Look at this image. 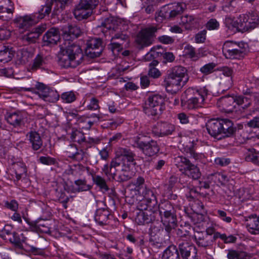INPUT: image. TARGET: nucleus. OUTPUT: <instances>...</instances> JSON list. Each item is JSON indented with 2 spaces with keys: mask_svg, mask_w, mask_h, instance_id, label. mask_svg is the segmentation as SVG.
Masks as SVG:
<instances>
[{
  "mask_svg": "<svg viewBox=\"0 0 259 259\" xmlns=\"http://www.w3.org/2000/svg\"><path fill=\"white\" fill-rule=\"evenodd\" d=\"M97 28L105 35L108 32L112 36L111 42L108 45V49L113 54H118L123 49V42L128 40V36L122 33L118 32V25L116 21L112 17L106 18L102 20Z\"/></svg>",
  "mask_w": 259,
  "mask_h": 259,
  "instance_id": "obj_1",
  "label": "nucleus"
},
{
  "mask_svg": "<svg viewBox=\"0 0 259 259\" xmlns=\"http://www.w3.org/2000/svg\"><path fill=\"white\" fill-rule=\"evenodd\" d=\"M60 51L58 54L59 65L65 68H75L82 61L83 54L79 46L72 41H68L60 46Z\"/></svg>",
  "mask_w": 259,
  "mask_h": 259,
  "instance_id": "obj_2",
  "label": "nucleus"
},
{
  "mask_svg": "<svg viewBox=\"0 0 259 259\" xmlns=\"http://www.w3.org/2000/svg\"><path fill=\"white\" fill-rule=\"evenodd\" d=\"M205 126L209 135L218 140L232 137L236 131L234 123L228 119H210Z\"/></svg>",
  "mask_w": 259,
  "mask_h": 259,
  "instance_id": "obj_3",
  "label": "nucleus"
},
{
  "mask_svg": "<svg viewBox=\"0 0 259 259\" xmlns=\"http://www.w3.org/2000/svg\"><path fill=\"white\" fill-rule=\"evenodd\" d=\"M186 69L181 66L173 67L164 80L166 91L171 94H176L188 80Z\"/></svg>",
  "mask_w": 259,
  "mask_h": 259,
  "instance_id": "obj_4",
  "label": "nucleus"
},
{
  "mask_svg": "<svg viewBox=\"0 0 259 259\" xmlns=\"http://www.w3.org/2000/svg\"><path fill=\"white\" fill-rule=\"evenodd\" d=\"M116 156L110 164V171L114 175L117 171V166L123 167L125 169L134 167L136 164V154L130 148L119 147L116 151Z\"/></svg>",
  "mask_w": 259,
  "mask_h": 259,
  "instance_id": "obj_5",
  "label": "nucleus"
},
{
  "mask_svg": "<svg viewBox=\"0 0 259 259\" xmlns=\"http://www.w3.org/2000/svg\"><path fill=\"white\" fill-rule=\"evenodd\" d=\"M207 92L205 88L200 90L187 89L181 96L182 106L188 109L202 107L205 103V98L207 95Z\"/></svg>",
  "mask_w": 259,
  "mask_h": 259,
  "instance_id": "obj_6",
  "label": "nucleus"
},
{
  "mask_svg": "<svg viewBox=\"0 0 259 259\" xmlns=\"http://www.w3.org/2000/svg\"><path fill=\"white\" fill-rule=\"evenodd\" d=\"M158 211L161 222L166 229H175L177 226V218L176 210L172 204L168 201H164L159 203Z\"/></svg>",
  "mask_w": 259,
  "mask_h": 259,
  "instance_id": "obj_7",
  "label": "nucleus"
},
{
  "mask_svg": "<svg viewBox=\"0 0 259 259\" xmlns=\"http://www.w3.org/2000/svg\"><path fill=\"white\" fill-rule=\"evenodd\" d=\"M183 11L182 4L174 3L166 4L161 7L160 10L156 13L155 19L161 22L164 19H171L181 14Z\"/></svg>",
  "mask_w": 259,
  "mask_h": 259,
  "instance_id": "obj_8",
  "label": "nucleus"
},
{
  "mask_svg": "<svg viewBox=\"0 0 259 259\" xmlns=\"http://www.w3.org/2000/svg\"><path fill=\"white\" fill-rule=\"evenodd\" d=\"M164 98L159 95H153L149 97L148 101L143 107V110L148 116H157L163 110Z\"/></svg>",
  "mask_w": 259,
  "mask_h": 259,
  "instance_id": "obj_9",
  "label": "nucleus"
},
{
  "mask_svg": "<svg viewBox=\"0 0 259 259\" xmlns=\"http://www.w3.org/2000/svg\"><path fill=\"white\" fill-rule=\"evenodd\" d=\"M240 32H244L252 30L259 26V16L256 13L249 12L246 14L240 15Z\"/></svg>",
  "mask_w": 259,
  "mask_h": 259,
  "instance_id": "obj_10",
  "label": "nucleus"
},
{
  "mask_svg": "<svg viewBox=\"0 0 259 259\" xmlns=\"http://www.w3.org/2000/svg\"><path fill=\"white\" fill-rule=\"evenodd\" d=\"M135 144L136 146L148 157L153 156L159 151L157 142L152 140L148 142H144L139 137H136L135 139Z\"/></svg>",
  "mask_w": 259,
  "mask_h": 259,
  "instance_id": "obj_11",
  "label": "nucleus"
},
{
  "mask_svg": "<svg viewBox=\"0 0 259 259\" xmlns=\"http://www.w3.org/2000/svg\"><path fill=\"white\" fill-rule=\"evenodd\" d=\"M164 227V229L160 226H156L155 225H153L151 227L150 233L151 241L162 244L169 240L170 237L169 235L174 229H170L169 231H167L166 229V227Z\"/></svg>",
  "mask_w": 259,
  "mask_h": 259,
  "instance_id": "obj_12",
  "label": "nucleus"
},
{
  "mask_svg": "<svg viewBox=\"0 0 259 259\" xmlns=\"http://www.w3.org/2000/svg\"><path fill=\"white\" fill-rule=\"evenodd\" d=\"M104 50L103 42L100 38H92L87 42L85 53L91 58L100 57Z\"/></svg>",
  "mask_w": 259,
  "mask_h": 259,
  "instance_id": "obj_13",
  "label": "nucleus"
},
{
  "mask_svg": "<svg viewBox=\"0 0 259 259\" xmlns=\"http://www.w3.org/2000/svg\"><path fill=\"white\" fill-rule=\"evenodd\" d=\"M178 247L183 259H198L196 248L192 243L181 240L179 241Z\"/></svg>",
  "mask_w": 259,
  "mask_h": 259,
  "instance_id": "obj_14",
  "label": "nucleus"
},
{
  "mask_svg": "<svg viewBox=\"0 0 259 259\" xmlns=\"http://www.w3.org/2000/svg\"><path fill=\"white\" fill-rule=\"evenodd\" d=\"M157 28L152 27L142 30L137 35L136 41L142 47H147L152 43L153 36Z\"/></svg>",
  "mask_w": 259,
  "mask_h": 259,
  "instance_id": "obj_15",
  "label": "nucleus"
},
{
  "mask_svg": "<svg viewBox=\"0 0 259 259\" xmlns=\"http://www.w3.org/2000/svg\"><path fill=\"white\" fill-rule=\"evenodd\" d=\"M175 125L167 122H158L152 128L153 133L158 137L171 135L175 131Z\"/></svg>",
  "mask_w": 259,
  "mask_h": 259,
  "instance_id": "obj_16",
  "label": "nucleus"
},
{
  "mask_svg": "<svg viewBox=\"0 0 259 259\" xmlns=\"http://www.w3.org/2000/svg\"><path fill=\"white\" fill-rule=\"evenodd\" d=\"M37 22L36 15L33 14L20 16L14 20V22L16 24L17 27L19 29L24 30L34 25Z\"/></svg>",
  "mask_w": 259,
  "mask_h": 259,
  "instance_id": "obj_17",
  "label": "nucleus"
},
{
  "mask_svg": "<svg viewBox=\"0 0 259 259\" xmlns=\"http://www.w3.org/2000/svg\"><path fill=\"white\" fill-rule=\"evenodd\" d=\"M216 236L217 232L213 236H210L204 232H197L195 234L194 238L196 243L199 247L206 248L212 245L213 242L217 239Z\"/></svg>",
  "mask_w": 259,
  "mask_h": 259,
  "instance_id": "obj_18",
  "label": "nucleus"
},
{
  "mask_svg": "<svg viewBox=\"0 0 259 259\" xmlns=\"http://www.w3.org/2000/svg\"><path fill=\"white\" fill-rule=\"evenodd\" d=\"M63 36L65 40V42L68 45V41H71V39L76 38L78 37L82 33L80 28L75 24H68L62 29Z\"/></svg>",
  "mask_w": 259,
  "mask_h": 259,
  "instance_id": "obj_19",
  "label": "nucleus"
},
{
  "mask_svg": "<svg viewBox=\"0 0 259 259\" xmlns=\"http://www.w3.org/2000/svg\"><path fill=\"white\" fill-rule=\"evenodd\" d=\"M46 29V24L38 25L32 28L30 32L25 34L23 37V39L29 44L35 43Z\"/></svg>",
  "mask_w": 259,
  "mask_h": 259,
  "instance_id": "obj_20",
  "label": "nucleus"
},
{
  "mask_svg": "<svg viewBox=\"0 0 259 259\" xmlns=\"http://www.w3.org/2000/svg\"><path fill=\"white\" fill-rule=\"evenodd\" d=\"M60 39L59 29L53 27L49 29L44 34L42 41L44 45L51 46L57 44Z\"/></svg>",
  "mask_w": 259,
  "mask_h": 259,
  "instance_id": "obj_21",
  "label": "nucleus"
},
{
  "mask_svg": "<svg viewBox=\"0 0 259 259\" xmlns=\"http://www.w3.org/2000/svg\"><path fill=\"white\" fill-rule=\"evenodd\" d=\"M180 149L183 152H185L190 157L195 159L198 158V155L195 152L194 149V143L190 139H186L181 141L179 146Z\"/></svg>",
  "mask_w": 259,
  "mask_h": 259,
  "instance_id": "obj_22",
  "label": "nucleus"
},
{
  "mask_svg": "<svg viewBox=\"0 0 259 259\" xmlns=\"http://www.w3.org/2000/svg\"><path fill=\"white\" fill-rule=\"evenodd\" d=\"M219 106L222 107V110L226 113L233 112L236 108V103L234 96H225L220 98Z\"/></svg>",
  "mask_w": 259,
  "mask_h": 259,
  "instance_id": "obj_23",
  "label": "nucleus"
},
{
  "mask_svg": "<svg viewBox=\"0 0 259 259\" xmlns=\"http://www.w3.org/2000/svg\"><path fill=\"white\" fill-rule=\"evenodd\" d=\"M155 219L154 212L152 211H139L135 218L136 222L139 225L149 224Z\"/></svg>",
  "mask_w": 259,
  "mask_h": 259,
  "instance_id": "obj_24",
  "label": "nucleus"
},
{
  "mask_svg": "<svg viewBox=\"0 0 259 259\" xmlns=\"http://www.w3.org/2000/svg\"><path fill=\"white\" fill-rule=\"evenodd\" d=\"M92 10L79 3L74 10L73 14L75 18L80 21L90 17L92 14Z\"/></svg>",
  "mask_w": 259,
  "mask_h": 259,
  "instance_id": "obj_25",
  "label": "nucleus"
},
{
  "mask_svg": "<svg viewBox=\"0 0 259 259\" xmlns=\"http://www.w3.org/2000/svg\"><path fill=\"white\" fill-rule=\"evenodd\" d=\"M26 137L31 144V148L33 150L37 151L41 148L43 142L37 132L31 131L27 134Z\"/></svg>",
  "mask_w": 259,
  "mask_h": 259,
  "instance_id": "obj_26",
  "label": "nucleus"
},
{
  "mask_svg": "<svg viewBox=\"0 0 259 259\" xmlns=\"http://www.w3.org/2000/svg\"><path fill=\"white\" fill-rule=\"evenodd\" d=\"M223 77H221L222 85L225 86L226 88L230 89L233 84V70L228 67H223L222 69Z\"/></svg>",
  "mask_w": 259,
  "mask_h": 259,
  "instance_id": "obj_27",
  "label": "nucleus"
},
{
  "mask_svg": "<svg viewBox=\"0 0 259 259\" xmlns=\"http://www.w3.org/2000/svg\"><path fill=\"white\" fill-rule=\"evenodd\" d=\"M23 90L24 91H30L33 93L38 95L40 98L43 99L45 96L47 95L48 93L50 91L51 88L46 84L37 82L35 84V88H23Z\"/></svg>",
  "mask_w": 259,
  "mask_h": 259,
  "instance_id": "obj_28",
  "label": "nucleus"
},
{
  "mask_svg": "<svg viewBox=\"0 0 259 259\" xmlns=\"http://www.w3.org/2000/svg\"><path fill=\"white\" fill-rule=\"evenodd\" d=\"M133 167H129V169H125L123 167L117 166V170L120 169L121 173L117 175L115 171L114 175L110 171V175L112 176V178L117 182H125L130 180L132 178L131 170Z\"/></svg>",
  "mask_w": 259,
  "mask_h": 259,
  "instance_id": "obj_29",
  "label": "nucleus"
},
{
  "mask_svg": "<svg viewBox=\"0 0 259 259\" xmlns=\"http://www.w3.org/2000/svg\"><path fill=\"white\" fill-rule=\"evenodd\" d=\"M110 215V212L107 209L99 208L96 211L95 220L100 225H106L108 223Z\"/></svg>",
  "mask_w": 259,
  "mask_h": 259,
  "instance_id": "obj_30",
  "label": "nucleus"
},
{
  "mask_svg": "<svg viewBox=\"0 0 259 259\" xmlns=\"http://www.w3.org/2000/svg\"><path fill=\"white\" fill-rule=\"evenodd\" d=\"M246 225L251 234H259V217H257L256 215L249 217L246 220Z\"/></svg>",
  "mask_w": 259,
  "mask_h": 259,
  "instance_id": "obj_31",
  "label": "nucleus"
},
{
  "mask_svg": "<svg viewBox=\"0 0 259 259\" xmlns=\"http://www.w3.org/2000/svg\"><path fill=\"white\" fill-rule=\"evenodd\" d=\"M227 257L228 259H250L251 256L245 251L230 249L227 250Z\"/></svg>",
  "mask_w": 259,
  "mask_h": 259,
  "instance_id": "obj_32",
  "label": "nucleus"
},
{
  "mask_svg": "<svg viewBox=\"0 0 259 259\" xmlns=\"http://www.w3.org/2000/svg\"><path fill=\"white\" fill-rule=\"evenodd\" d=\"M162 259H181L178 249L176 246H169L163 251Z\"/></svg>",
  "mask_w": 259,
  "mask_h": 259,
  "instance_id": "obj_33",
  "label": "nucleus"
},
{
  "mask_svg": "<svg viewBox=\"0 0 259 259\" xmlns=\"http://www.w3.org/2000/svg\"><path fill=\"white\" fill-rule=\"evenodd\" d=\"M243 44H239L238 48H231L226 51L225 54L226 58L229 59L238 58L242 57L244 52V50L241 46H243Z\"/></svg>",
  "mask_w": 259,
  "mask_h": 259,
  "instance_id": "obj_34",
  "label": "nucleus"
},
{
  "mask_svg": "<svg viewBox=\"0 0 259 259\" xmlns=\"http://www.w3.org/2000/svg\"><path fill=\"white\" fill-rule=\"evenodd\" d=\"M7 121L14 126H20L23 124V117L22 114L14 112L10 114L7 118Z\"/></svg>",
  "mask_w": 259,
  "mask_h": 259,
  "instance_id": "obj_35",
  "label": "nucleus"
},
{
  "mask_svg": "<svg viewBox=\"0 0 259 259\" xmlns=\"http://www.w3.org/2000/svg\"><path fill=\"white\" fill-rule=\"evenodd\" d=\"M245 159L246 161L259 166V151L255 149H249L245 153Z\"/></svg>",
  "mask_w": 259,
  "mask_h": 259,
  "instance_id": "obj_36",
  "label": "nucleus"
},
{
  "mask_svg": "<svg viewBox=\"0 0 259 259\" xmlns=\"http://www.w3.org/2000/svg\"><path fill=\"white\" fill-rule=\"evenodd\" d=\"M175 161L177 167L179 168V170L182 172L183 171H185L186 169L188 168L192 164L188 158L183 156H179L176 157L175 158Z\"/></svg>",
  "mask_w": 259,
  "mask_h": 259,
  "instance_id": "obj_37",
  "label": "nucleus"
},
{
  "mask_svg": "<svg viewBox=\"0 0 259 259\" xmlns=\"http://www.w3.org/2000/svg\"><path fill=\"white\" fill-rule=\"evenodd\" d=\"M183 174L195 180L199 179L201 175L199 168L193 163Z\"/></svg>",
  "mask_w": 259,
  "mask_h": 259,
  "instance_id": "obj_38",
  "label": "nucleus"
},
{
  "mask_svg": "<svg viewBox=\"0 0 259 259\" xmlns=\"http://www.w3.org/2000/svg\"><path fill=\"white\" fill-rule=\"evenodd\" d=\"M13 169L16 175L17 181H19L21 178L26 176V167L24 163L22 162H16L14 163Z\"/></svg>",
  "mask_w": 259,
  "mask_h": 259,
  "instance_id": "obj_39",
  "label": "nucleus"
},
{
  "mask_svg": "<svg viewBox=\"0 0 259 259\" xmlns=\"http://www.w3.org/2000/svg\"><path fill=\"white\" fill-rule=\"evenodd\" d=\"M14 57V52L12 48L4 46L3 49L0 50V62L7 63L11 61Z\"/></svg>",
  "mask_w": 259,
  "mask_h": 259,
  "instance_id": "obj_40",
  "label": "nucleus"
},
{
  "mask_svg": "<svg viewBox=\"0 0 259 259\" xmlns=\"http://www.w3.org/2000/svg\"><path fill=\"white\" fill-rule=\"evenodd\" d=\"M68 157L77 160H82L83 157V152L82 150L78 151L76 146L74 144H70L69 146Z\"/></svg>",
  "mask_w": 259,
  "mask_h": 259,
  "instance_id": "obj_41",
  "label": "nucleus"
},
{
  "mask_svg": "<svg viewBox=\"0 0 259 259\" xmlns=\"http://www.w3.org/2000/svg\"><path fill=\"white\" fill-rule=\"evenodd\" d=\"M46 57L42 54H37L33 61L31 69L32 70H36L44 67V66L46 63Z\"/></svg>",
  "mask_w": 259,
  "mask_h": 259,
  "instance_id": "obj_42",
  "label": "nucleus"
},
{
  "mask_svg": "<svg viewBox=\"0 0 259 259\" xmlns=\"http://www.w3.org/2000/svg\"><path fill=\"white\" fill-rule=\"evenodd\" d=\"M94 183L100 188V190L103 192H107L109 190L106 180L101 176L95 175L93 177Z\"/></svg>",
  "mask_w": 259,
  "mask_h": 259,
  "instance_id": "obj_43",
  "label": "nucleus"
},
{
  "mask_svg": "<svg viewBox=\"0 0 259 259\" xmlns=\"http://www.w3.org/2000/svg\"><path fill=\"white\" fill-rule=\"evenodd\" d=\"M12 235V237L9 239L10 242L15 246L19 248H21L22 246V242H25L26 240V238L24 236L23 234H21L22 238H20L19 234L16 232H13Z\"/></svg>",
  "mask_w": 259,
  "mask_h": 259,
  "instance_id": "obj_44",
  "label": "nucleus"
},
{
  "mask_svg": "<svg viewBox=\"0 0 259 259\" xmlns=\"http://www.w3.org/2000/svg\"><path fill=\"white\" fill-rule=\"evenodd\" d=\"M192 229V227L189 224L185 223L184 225H181L177 230V234L181 237H186L189 235Z\"/></svg>",
  "mask_w": 259,
  "mask_h": 259,
  "instance_id": "obj_45",
  "label": "nucleus"
},
{
  "mask_svg": "<svg viewBox=\"0 0 259 259\" xmlns=\"http://www.w3.org/2000/svg\"><path fill=\"white\" fill-rule=\"evenodd\" d=\"M238 20L235 21L234 19L230 17H226L224 23L226 26L229 29L236 28L238 31H240L239 26L240 25V16L238 18Z\"/></svg>",
  "mask_w": 259,
  "mask_h": 259,
  "instance_id": "obj_46",
  "label": "nucleus"
},
{
  "mask_svg": "<svg viewBox=\"0 0 259 259\" xmlns=\"http://www.w3.org/2000/svg\"><path fill=\"white\" fill-rule=\"evenodd\" d=\"M52 6L50 4H47L43 6L42 8L38 11L36 15V19L38 21L39 19H43L45 16H48L51 13Z\"/></svg>",
  "mask_w": 259,
  "mask_h": 259,
  "instance_id": "obj_47",
  "label": "nucleus"
},
{
  "mask_svg": "<svg viewBox=\"0 0 259 259\" xmlns=\"http://www.w3.org/2000/svg\"><path fill=\"white\" fill-rule=\"evenodd\" d=\"M184 53L185 56H187L193 60H197L198 59V56L196 54L195 48L190 45H187L185 46Z\"/></svg>",
  "mask_w": 259,
  "mask_h": 259,
  "instance_id": "obj_48",
  "label": "nucleus"
},
{
  "mask_svg": "<svg viewBox=\"0 0 259 259\" xmlns=\"http://www.w3.org/2000/svg\"><path fill=\"white\" fill-rule=\"evenodd\" d=\"M74 184L77 186V188L75 189V192H77L88 191L91 188L90 185L87 184V181L85 179L75 180Z\"/></svg>",
  "mask_w": 259,
  "mask_h": 259,
  "instance_id": "obj_49",
  "label": "nucleus"
},
{
  "mask_svg": "<svg viewBox=\"0 0 259 259\" xmlns=\"http://www.w3.org/2000/svg\"><path fill=\"white\" fill-rule=\"evenodd\" d=\"M59 98L60 95L58 93L56 90L51 89L47 95L45 96L43 100L46 102L55 103L59 99Z\"/></svg>",
  "mask_w": 259,
  "mask_h": 259,
  "instance_id": "obj_50",
  "label": "nucleus"
},
{
  "mask_svg": "<svg viewBox=\"0 0 259 259\" xmlns=\"http://www.w3.org/2000/svg\"><path fill=\"white\" fill-rule=\"evenodd\" d=\"M72 2V0H51V4L55 5L56 8L57 10H63L66 6L70 5Z\"/></svg>",
  "mask_w": 259,
  "mask_h": 259,
  "instance_id": "obj_51",
  "label": "nucleus"
},
{
  "mask_svg": "<svg viewBox=\"0 0 259 259\" xmlns=\"http://www.w3.org/2000/svg\"><path fill=\"white\" fill-rule=\"evenodd\" d=\"M88 170V167H84L82 165H74L73 167H71L68 170V174L69 175L78 177L81 175V171H84Z\"/></svg>",
  "mask_w": 259,
  "mask_h": 259,
  "instance_id": "obj_52",
  "label": "nucleus"
},
{
  "mask_svg": "<svg viewBox=\"0 0 259 259\" xmlns=\"http://www.w3.org/2000/svg\"><path fill=\"white\" fill-rule=\"evenodd\" d=\"M151 202L152 201L143 199L138 203L137 208L139 211H152Z\"/></svg>",
  "mask_w": 259,
  "mask_h": 259,
  "instance_id": "obj_53",
  "label": "nucleus"
},
{
  "mask_svg": "<svg viewBox=\"0 0 259 259\" xmlns=\"http://www.w3.org/2000/svg\"><path fill=\"white\" fill-rule=\"evenodd\" d=\"M57 196L60 202L63 204V206L65 208L67 207L66 203L70 201V200H73V197L70 196V197L66 196L65 192L62 190L58 191L56 190Z\"/></svg>",
  "mask_w": 259,
  "mask_h": 259,
  "instance_id": "obj_54",
  "label": "nucleus"
},
{
  "mask_svg": "<svg viewBox=\"0 0 259 259\" xmlns=\"http://www.w3.org/2000/svg\"><path fill=\"white\" fill-rule=\"evenodd\" d=\"M138 194L142 195L144 197V199H146L150 201L155 200L156 197L154 195L153 191L147 188L146 187H145V188L141 190V192H139Z\"/></svg>",
  "mask_w": 259,
  "mask_h": 259,
  "instance_id": "obj_55",
  "label": "nucleus"
},
{
  "mask_svg": "<svg viewBox=\"0 0 259 259\" xmlns=\"http://www.w3.org/2000/svg\"><path fill=\"white\" fill-rule=\"evenodd\" d=\"M164 187V196L170 200H176L178 196L173 193L172 189L174 187L167 184L165 185Z\"/></svg>",
  "mask_w": 259,
  "mask_h": 259,
  "instance_id": "obj_56",
  "label": "nucleus"
},
{
  "mask_svg": "<svg viewBox=\"0 0 259 259\" xmlns=\"http://www.w3.org/2000/svg\"><path fill=\"white\" fill-rule=\"evenodd\" d=\"M216 237L217 239L221 238L225 243H234L237 240V238L232 235L227 236L225 234H221L218 232H217Z\"/></svg>",
  "mask_w": 259,
  "mask_h": 259,
  "instance_id": "obj_57",
  "label": "nucleus"
},
{
  "mask_svg": "<svg viewBox=\"0 0 259 259\" xmlns=\"http://www.w3.org/2000/svg\"><path fill=\"white\" fill-rule=\"evenodd\" d=\"M61 98L63 102L67 103H72L76 100L75 95L73 92L63 93L61 96Z\"/></svg>",
  "mask_w": 259,
  "mask_h": 259,
  "instance_id": "obj_58",
  "label": "nucleus"
},
{
  "mask_svg": "<svg viewBox=\"0 0 259 259\" xmlns=\"http://www.w3.org/2000/svg\"><path fill=\"white\" fill-rule=\"evenodd\" d=\"M215 66L216 64L215 63H209L201 67L200 71L204 75H208L214 71Z\"/></svg>",
  "mask_w": 259,
  "mask_h": 259,
  "instance_id": "obj_59",
  "label": "nucleus"
},
{
  "mask_svg": "<svg viewBox=\"0 0 259 259\" xmlns=\"http://www.w3.org/2000/svg\"><path fill=\"white\" fill-rule=\"evenodd\" d=\"M144 184L145 180L143 177H139L137 178V179L134 181L133 183L134 185L135 186V190L138 193L141 192V190H142L145 188Z\"/></svg>",
  "mask_w": 259,
  "mask_h": 259,
  "instance_id": "obj_60",
  "label": "nucleus"
},
{
  "mask_svg": "<svg viewBox=\"0 0 259 259\" xmlns=\"http://www.w3.org/2000/svg\"><path fill=\"white\" fill-rule=\"evenodd\" d=\"M215 178L222 185L227 184L229 181L230 177L224 173H216L214 174Z\"/></svg>",
  "mask_w": 259,
  "mask_h": 259,
  "instance_id": "obj_61",
  "label": "nucleus"
},
{
  "mask_svg": "<svg viewBox=\"0 0 259 259\" xmlns=\"http://www.w3.org/2000/svg\"><path fill=\"white\" fill-rule=\"evenodd\" d=\"M79 3L90 9L93 10L99 4V0H80Z\"/></svg>",
  "mask_w": 259,
  "mask_h": 259,
  "instance_id": "obj_62",
  "label": "nucleus"
},
{
  "mask_svg": "<svg viewBox=\"0 0 259 259\" xmlns=\"http://www.w3.org/2000/svg\"><path fill=\"white\" fill-rule=\"evenodd\" d=\"M38 161L42 164L51 165L56 163V159L49 156H40L39 158Z\"/></svg>",
  "mask_w": 259,
  "mask_h": 259,
  "instance_id": "obj_63",
  "label": "nucleus"
},
{
  "mask_svg": "<svg viewBox=\"0 0 259 259\" xmlns=\"http://www.w3.org/2000/svg\"><path fill=\"white\" fill-rule=\"evenodd\" d=\"M219 26V22L215 19H210L206 24V27L209 30L218 29Z\"/></svg>",
  "mask_w": 259,
  "mask_h": 259,
  "instance_id": "obj_64",
  "label": "nucleus"
}]
</instances>
